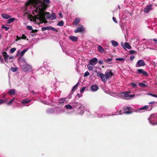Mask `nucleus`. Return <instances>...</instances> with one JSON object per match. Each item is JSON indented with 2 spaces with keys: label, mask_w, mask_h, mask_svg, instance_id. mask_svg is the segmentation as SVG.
<instances>
[{
  "label": "nucleus",
  "mask_w": 157,
  "mask_h": 157,
  "mask_svg": "<svg viewBox=\"0 0 157 157\" xmlns=\"http://www.w3.org/2000/svg\"><path fill=\"white\" fill-rule=\"evenodd\" d=\"M116 60L117 61H124L125 59L124 58H119L116 59Z\"/></svg>",
  "instance_id": "obj_37"
},
{
  "label": "nucleus",
  "mask_w": 157,
  "mask_h": 157,
  "mask_svg": "<svg viewBox=\"0 0 157 157\" xmlns=\"http://www.w3.org/2000/svg\"><path fill=\"white\" fill-rule=\"evenodd\" d=\"M2 16L3 18L5 19H9L11 17V16H10L8 14H6L5 13H3L2 14Z\"/></svg>",
  "instance_id": "obj_24"
},
{
  "label": "nucleus",
  "mask_w": 157,
  "mask_h": 157,
  "mask_svg": "<svg viewBox=\"0 0 157 157\" xmlns=\"http://www.w3.org/2000/svg\"><path fill=\"white\" fill-rule=\"evenodd\" d=\"M26 67H24V69H30L31 68H32V67L31 66H30L29 65H28L27 64H26Z\"/></svg>",
  "instance_id": "obj_42"
},
{
  "label": "nucleus",
  "mask_w": 157,
  "mask_h": 157,
  "mask_svg": "<svg viewBox=\"0 0 157 157\" xmlns=\"http://www.w3.org/2000/svg\"><path fill=\"white\" fill-rule=\"evenodd\" d=\"M70 39L72 41H77L78 39V37L73 36H71L69 37Z\"/></svg>",
  "instance_id": "obj_21"
},
{
  "label": "nucleus",
  "mask_w": 157,
  "mask_h": 157,
  "mask_svg": "<svg viewBox=\"0 0 157 157\" xmlns=\"http://www.w3.org/2000/svg\"><path fill=\"white\" fill-rule=\"evenodd\" d=\"M91 65H92L90 64V63H89V64L87 65L88 69H92L93 67H92Z\"/></svg>",
  "instance_id": "obj_47"
},
{
  "label": "nucleus",
  "mask_w": 157,
  "mask_h": 157,
  "mask_svg": "<svg viewBox=\"0 0 157 157\" xmlns=\"http://www.w3.org/2000/svg\"><path fill=\"white\" fill-rule=\"evenodd\" d=\"M111 43L112 45L114 47H116L118 45V42L116 41L112 40L111 41Z\"/></svg>",
  "instance_id": "obj_26"
},
{
  "label": "nucleus",
  "mask_w": 157,
  "mask_h": 157,
  "mask_svg": "<svg viewBox=\"0 0 157 157\" xmlns=\"http://www.w3.org/2000/svg\"><path fill=\"white\" fill-rule=\"evenodd\" d=\"M15 20V18H10L8 21L7 23L8 24H10L11 23V22H13V21H14Z\"/></svg>",
  "instance_id": "obj_35"
},
{
  "label": "nucleus",
  "mask_w": 157,
  "mask_h": 157,
  "mask_svg": "<svg viewBox=\"0 0 157 157\" xmlns=\"http://www.w3.org/2000/svg\"><path fill=\"white\" fill-rule=\"evenodd\" d=\"M135 96L134 94H129L127 93L121 92L117 94L116 97H119L123 99H126V98H133Z\"/></svg>",
  "instance_id": "obj_7"
},
{
  "label": "nucleus",
  "mask_w": 157,
  "mask_h": 157,
  "mask_svg": "<svg viewBox=\"0 0 157 157\" xmlns=\"http://www.w3.org/2000/svg\"><path fill=\"white\" fill-rule=\"evenodd\" d=\"M113 21L116 23H117V21L115 17H113Z\"/></svg>",
  "instance_id": "obj_52"
},
{
  "label": "nucleus",
  "mask_w": 157,
  "mask_h": 157,
  "mask_svg": "<svg viewBox=\"0 0 157 157\" xmlns=\"http://www.w3.org/2000/svg\"><path fill=\"white\" fill-rule=\"evenodd\" d=\"M107 111V109L104 107L103 106H101L99 107L96 114L97 115H98L99 113L100 114L101 113H105Z\"/></svg>",
  "instance_id": "obj_8"
},
{
  "label": "nucleus",
  "mask_w": 157,
  "mask_h": 157,
  "mask_svg": "<svg viewBox=\"0 0 157 157\" xmlns=\"http://www.w3.org/2000/svg\"><path fill=\"white\" fill-rule=\"evenodd\" d=\"M64 112V110L62 108H60L59 107L55 108V113L58 114Z\"/></svg>",
  "instance_id": "obj_12"
},
{
  "label": "nucleus",
  "mask_w": 157,
  "mask_h": 157,
  "mask_svg": "<svg viewBox=\"0 0 157 157\" xmlns=\"http://www.w3.org/2000/svg\"><path fill=\"white\" fill-rule=\"evenodd\" d=\"M73 105L75 106V108H78L77 111V113L82 115L84 113L85 108L82 104L78 102H74L73 103Z\"/></svg>",
  "instance_id": "obj_3"
},
{
  "label": "nucleus",
  "mask_w": 157,
  "mask_h": 157,
  "mask_svg": "<svg viewBox=\"0 0 157 157\" xmlns=\"http://www.w3.org/2000/svg\"><path fill=\"white\" fill-rule=\"evenodd\" d=\"M4 102V101L3 99H0V105Z\"/></svg>",
  "instance_id": "obj_53"
},
{
  "label": "nucleus",
  "mask_w": 157,
  "mask_h": 157,
  "mask_svg": "<svg viewBox=\"0 0 157 157\" xmlns=\"http://www.w3.org/2000/svg\"><path fill=\"white\" fill-rule=\"evenodd\" d=\"M17 100L14 98H13L11 99L7 103V104L8 105H10L13 102L15 101V100Z\"/></svg>",
  "instance_id": "obj_30"
},
{
  "label": "nucleus",
  "mask_w": 157,
  "mask_h": 157,
  "mask_svg": "<svg viewBox=\"0 0 157 157\" xmlns=\"http://www.w3.org/2000/svg\"><path fill=\"white\" fill-rule=\"evenodd\" d=\"M67 98H60L58 102L59 105H60L62 104L65 103V102H67L68 101V100H67Z\"/></svg>",
  "instance_id": "obj_17"
},
{
  "label": "nucleus",
  "mask_w": 157,
  "mask_h": 157,
  "mask_svg": "<svg viewBox=\"0 0 157 157\" xmlns=\"http://www.w3.org/2000/svg\"><path fill=\"white\" fill-rule=\"evenodd\" d=\"M135 58V57L134 56H132L130 57V59L131 61H132L133 59L134 58Z\"/></svg>",
  "instance_id": "obj_55"
},
{
  "label": "nucleus",
  "mask_w": 157,
  "mask_h": 157,
  "mask_svg": "<svg viewBox=\"0 0 157 157\" xmlns=\"http://www.w3.org/2000/svg\"><path fill=\"white\" fill-rule=\"evenodd\" d=\"M121 45L125 50H126L127 49H130L132 48L131 46L129 43L127 42H125L124 45L123 44V43L122 42L121 43Z\"/></svg>",
  "instance_id": "obj_10"
},
{
  "label": "nucleus",
  "mask_w": 157,
  "mask_h": 157,
  "mask_svg": "<svg viewBox=\"0 0 157 157\" xmlns=\"http://www.w3.org/2000/svg\"><path fill=\"white\" fill-rule=\"evenodd\" d=\"M30 101V100H28L27 99H25L23 100L21 102V104H23L24 106H26V105Z\"/></svg>",
  "instance_id": "obj_22"
},
{
  "label": "nucleus",
  "mask_w": 157,
  "mask_h": 157,
  "mask_svg": "<svg viewBox=\"0 0 157 157\" xmlns=\"http://www.w3.org/2000/svg\"><path fill=\"white\" fill-rule=\"evenodd\" d=\"M55 108H48L46 110V112L48 114L55 113Z\"/></svg>",
  "instance_id": "obj_16"
},
{
  "label": "nucleus",
  "mask_w": 157,
  "mask_h": 157,
  "mask_svg": "<svg viewBox=\"0 0 157 157\" xmlns=\"http://www.w3.org/2000/svg\"><path fill=\"white\" fill-rule=\"evenodd\" d=\"M2 29H5V30L6 31H7L9 29V27H6L4 25H2Z\"/></svg>",
  "instance_id": "obj_44"
},
{
  "label": "nucleus",
  "mask_w": 157,
  "mask_h": 157,
  "mask_svg": "<svg viewBox=\"0 0 157 157\" xmlns=\"http://www.w3.org/2000/svg\"><path fill=\"white\" fill-rule=\"evenodd\" d=\"M0 62L2 63L3 62V59L2 58V56L0 55Z\"/></svg>",
  "instance_id": "obj_54"
},
{
  "label": "nucleus",
  "mask_w": 157,
  "mask_h": 157,
  "mask_svg": "<svg viewBox=\"0 0 157 157\" xmlns=\"http://www.w3.org/2000/svg\"><path fill=\"white\" fill-rule=\"evenodd\" d=\"M149 122L150 124L153 125L157 124V114L151 115L148 118Z\"/></svg>",
  "instance_id": "obj_6"
},
{
  "label": "nucleus",
  "mask_w": 157,
  "mask_h": 157,
  "mask_svg": "<svg viewBox=\"0 0 157 157\" xmlns=\"http://www.w3.org/2000/svg\"><path fill=\"white\" fill-rule=\"evenodd\" d=\"M143 107L144 109V110H145L146 109H147L148 108H149L150 109H149V110H150L152 109V106L151 105H149V106L148 105H146Z\"/></svg>",
  "instance_id": "obj_32"
},
{
  "label": "nucleus",
  "mask_w": 157,
  "mask_h": 157,
  "mask_svg": "<svg viewBox=\"0 0 157 157\" xmlns=\"http://www.w3.org/2000/svg\"><path fill=\"white\" fill-rule=\"evenodd\" d=\"M26 28L29 30H31L33 29L32 26H26Z\"/></svg>",
  "instance_id": "obj_45"
},
{
  "label": "nucleus",
  "mask_w": 157,
  "mask_h": 157,
  "mask_svg": "<svg viewBox=\"0 0 157 157\" xmlns=\"http://www.w3.org/2000/svg\"><path fill=\"white\" fill-rule=\"evenodd\" d=\"M138 85L143 87H145L147 86L144 83L142 82L139 83Z\"/></svg>",
  "instance_id": "obj_39"
},
{
  "label": "nucleus",
  "mask_w": 157,
  "mask_h": 157,
  "mask_svg": "<svg viewBox=\"0 0 157 157\" xmlns=\"http://www.w3.org/2000/svg\"><path fill=\"white\" fill-rule=\"evenodd\" d=\"M45 71H43L42 69H38L37 71L39 72H41V74H48L49 72H50V70L48 69H45Z\"/></svg>",
  "instance_id": "obj_18"
},
{
  "label": "nucleus",
  "mask_w": 157,
  "mask_h": 157,
  "mask_svg": "<svg viewBox=\"0 0 157 157\" xmlns=\"http://www.w3.org/2000/svg\"><path fill=\"white\" fill-rule=\"evenodd\" d=\"M50 30L55 31L56 32H58V30L56 28L51 26Z\"/></svg>",
  "instance_id": "obj_43"
},
{
  "label": "nucleus",
  "mask_w": 157,
  "mask_h": 157,
  "mask_svg": "<svg viewBox=\"0 0 157 157\" xmlns=\"http://www.w3.org/2000/svg\"><path fill=\"white\" fill-rule=\"evenodd\" d=\"M42 31H44L45 30H47V29L46 27H44L42 28Z\"/></svg>",
  "instance_id": "obj_58"
},
{
  "label": "nucleus",
  "mask_w": 157,
  "mask_h": 157,
  "mask_svg": "<svg viewBox=\"0 0 157 157\" xmlns=\"http://www.w3.org/2000/svg\"><path fill=\"white\" fill-rule=\"evenodd\" d=\"M51 19L52 20H53L56 19V14L53 13L51 15Z\"/></svg>",
  "instance_id": "obj_33"
},
{
  "label": "nucleus",
  "mask_w": 157,
  "mask_h": 157,
  "mask_svg": "<svg viewBox=\"0 0 157 157\" xmlns=\"http://www.w3.org/2000/svg\"><path fill=\"white\" fill-rule=\"evenodd\" d=\"M64 24V22L62 20L60 21L59 22L57 25L60 26H63Z\"/></svg>",
  "instance_id": "obj_34"
},
{
  "label": "nucleus",
  "mask_w": 157,
  "mask_h": 157,
  "mask_svg": "<svg viewBox=\"0 0 157 157\" xmlns=\"http://www.w3.org/2000/svg\"><path fill=\"white\" fill-rule=\"evenodd\" d=\"M99 64H102L103 63V61L102 60H99L98 62Z\"/></svg>",
  "instance_id": "obj_56"
},
{
  "label": "nucleus",
  "mask_w": 157,
  "mask_h": 157,
  "mask_svg": "<svg viewBox=\"0 0 157 157\" xmlns=\"http://www.w3.org/2000/svg\"><path fill=\"white\" fill-rule=\"evenodd\" d=\"M114 75V73L111 70L107 71L105 74L99 72L97 73V76L99 77L101 80L105 83L106 82L108 79L111 78Z\"/></svg>",
  "instance_id": "obj_2"
},
{
  "label": "nucleus",
  "mask_w": 157,
  "mask_h": 157,
  "mask_svg": "<svg viewBox=\"0 0 157 157\" xmlns=\"http://www.w3.org/2000/svg\"><path fill=\"white\" fill-rule=\"evenodd\" d=\"M129 52L130 54H133L136 52V51L133 50H131L129 51Z\"/></svg>",
  "instance_id": "obj_48"
},
{
  "label": "nucleus",
  "mask_w": 157,
  "mask_h": 157,
  "mask_svg": "<svg viewBox=\"0 0 157 157\" xmlns=\"http://www.w3.org/2000/svg\"><path fill=\"white\" fill-rule=\"evenodd\" d=\"M137 71L138 73L142 74L143 75L145 76H147V72L143 71V69H138Z\"/></svg>",
  "instance_id": "obj_19"
},
{
  "label": "nucleus",
  "mask_w": 157,
  "mask_h": 157,
  "mask_svg": "<svg viewBox=\"0 0 157 157\" xmlns=\"http://www.w3.org/2000/svg\"><path fill=\"white\" fill-rule=\"evenodd\" d=\"M51 26H47L46 27V28L47 29V30H50Z\"/></svg>",
  "instance_id": "obj_59"
},
{
  "label": "nucleus",
  "mask_w": 157,
  "mask_h": 157,
  "mask_svg": "<svg viewBox=\"0 0 157 157\" xmlns=\"http://www.w3.org/2000/svg\"><path fill=\"white\" fill-rule=\"evenodd\" d=\"M152 6L150 5L149 6H147L144 9V12L146 13H148L151 9Z\"/></svg>",
  "instance_id": "obj_14"
},
{
  "label": "nucleus",
  "mask_w": 157,
  "mask_h": 157,
  "mask_svg": "<svg viewBox=\"0 0 157 157\" xmlns=\"http://www.w3.org/2000/svg\"><path fill=\"white\" fill-rule=\"evenodd\" d=\"M131 85L133 86H136V85L135 83H131Z\"/></svg>",
  "instance_id": "obj_60"
},
{
  "label": "nucleus",
  "mask_w": 157,
  "mask_h": 157,
  "mask_svg": "<svg viewBox=\"0 0 157 157\" xmlns=\"http://www.w3.org/2000/svg\"><path fill=\"white\" fill-rule=\"evenodd\" d=\"M80 21V18H76L74 21V24L75 25H77Z\"/></svg>",
  "instance_id": "obj_28"
},
{
  "label": "nucleus",
  "mask_w": 157,
  "mask_h": 157,
  "mask_svg": "<svg viewBox=\"0 0 157 157\" xmlns=\"http://www.w3.org/2000/svg\"><path fill=\"white\" fill-rule=\"evenodd\" d=\"M90 89L92 91H96L98 89V87L97 85H92L90 87Z\"/></svg>",
  "instance_id": "obj_15"
},
{
  "label": "nucleus",
  "mask_w": 157,
  "mask_h": 157,
  "mask_svg": "<svg viewBox=\"0 0 157 157\" xmlns=\"http://www.w3.org/2000/svg\"><path fill=\"white\" fill-rule=\"evenodd\" d=\"M145 63L142 60H139L137 62L136 64V67H139L145 66Z\"/></svg>",
  "instance_id": "obj_9"
},
{
  "label": "nucleus",
  "mask_w": 157,
  "mask_h": 157,
  "mask_svg": "<svg viewBox=\"0 0 157 157\" xmlns=\"http://www.w3.org/2000/svg\"><path fill=\"white\" fill-rule=\"evenodd\" d=\"M2 55L4 58V59L6 62L8 60L9 56L6 52H4Z\"/></svg>",
  "instance_id": "obj_23"
},
{
  "label": "nucleus",
  "mask_w": 157,
  "mask_h": 157,
  "mask_svg": "<svg viewBox=\"0 0 157 157\" xmlns=\"http://www.w3.org/2000/svg\"><path fill=\"white\" fill-rule=\"evenodd\" d=\"M45 13H46L47 14V15H46V18L47 19H49L51 17V15H50L49 13H47V12H44L43 13V14L44 15H45Z\"/></svg>",
  "instance_id": "obj_38"
},
{
  "label": "nucleus",
  "mask_w": 157,
  "mask_h": 157,
  "mask_svg": "<svg viewBox=\"0 0 157 157\" xmlns=\"http://www.w3.org/2000/svg\"><path fill=\"white\" fill-rule=\"evenodd\" d=\"M28 50L27 49H25L23 50L22 51H21L20 53V55L21 56H23L25 53Z\"/></svg>",
  "instance_id": "obj_36"
},
{
  "label": "nucleus",
  "mask_w": 157,
  "mask_h": 157,
  "mask_svg": "<svg viewBox=\"0 0 157 157\" xmlns=\"http://www.w3.org/2000/svg\"><path fill=\"white\" fill-rule=\"evenodd\" d=\"M89 73L88 71H86L84 74V76L86 77L89 75Z\"/></svg>",
  "instance_id": "obj_50"
},
{
  "label": "nucleus",
  "mask_w": 157,
  "mask_h": 157,
  "mask_svg": "<svg viewBox=\"0 0 157 157\" xmlns=\"http://www.w3.org/2000/svg\"><path fill=\"white\" fill-rule=\"evenodd\" d=\"M42 102L44 103V104L48 105L49 104V102L47 101H42Z\"/></svg>",
  "instance_id": "obj_49"
},
{
  "label": "nucleus",
  "mask_w": 157,
  "mask_h": 157,
  "mask_svg": "<svg viewBox=\"0 0 157 157\" xmlns=\"http://www.w3.org/2000/svg\"><path fill=\"white\" fill-rule=\"evenodd\" d=\"M73 104V103H72ZM65 107L67 109H73L75 108V106H74L72 105V106L69 104H68L65 105Z\"/></svg>",
  "instance_id": "obj_20"
},
{
  "label": "nucleus",
  "mask_w": 157,
  "mask_h": 157,
  "mask_svg": "<svg viewBox=\"0 0 157 157\" xmlns=\"http://www.w3.org/2000/svg\"><path fill=\"white\" fill-rule=\"evenodd\" d=\"M27 37L25 36L24 34H22L21 38L23 39H25Z\"/></svg>",
  "instance_id": "obj_51"
},
{
  "label": "nucleus",
  "mask_w": 157,
  "mask_h": 157,
  "mask_svg": "<svg viewBox=\"0 0 157 157\" xmlns=\"http://www.w3.org/2000/svg\"><path fill=\"white\" fill-rule=\"evenodd\" d=\"M16 50V48H13L11 49L10 50V52L11 53H13Z\"/></svg>",
  "instance_id": "obj_41"
},
{
  "label": "nucleus",
  "mask_w": 157,
  "mask_h": 157,
  "mask_svg": "<svg viewBox=\"0 0 157 157\" xmlns=\"http://www.w3.org/2000/svg\"><path fill=\"white\" fill-rule=\"evenodd\" d=\"M153 97L157 98V95H156V94H153Z\"/></svg>",
  "instance_id": "obj_64"
},
{
  "label": "nucleus",
  "mask_w": 157,
  "mask_h": 157,
  "mask_svg": "<svg viewBox=\"0 0 157 157\" xmlns=\"http://www.w3.org/2000/svg\"><path fill=\"white\" fill-rule=\"evenodd\" d=\"M41 2L40 0H29L25 3V6L26 7H28L32 5L38 10L39 4Z\"/></svg>",
  "instance_id": "obj_4"
},
{
  "label": "nucleus",
  "mask_w": 157,
  "mask_h": 157,
  "mask_svg": "<svg viewBox=\"0 0 157 157\" xmlns=\"http://www.w3.org/2000/svg\"><path fill=\"white\" fill-rule=\"evenodd\" d=\"M15 92V90L14 89H11L10 90L8 93L12 95L14 94Z\"/></svg>",
  "instance_id": "obj_27"
},
{
  "label": "nucleus",
  "mask_w": 157,
  "mask_h": 157,
  "mask_svg": "<svg viewBox=\"0 0 157 157\" xmlns=\"http://www.w3.org/2000/svg\"><path fill=\"white\" fill-rule=\"evenodd\" d=\"M147 94L149 95H150V96H151L153 97V94H151V93H148Z\"/></svg>",
  "instance_id": "obj_62"
},
{
  "label": "nucleus",
  "mask_w": 157,
  "mask_h": 157,
  "mask_svg": "<svg viewBox=\"0 0 157 157\" xmlns=\"http://www.w3.org/2000/svg\"><path fill=\"white\" fill-rule=\"evenodd\" d=\"M147 94L149 95H150V96H151L153 97V94H151V93H148Z\"/></svg>",
  "instance_id": "obj_61"
},
{
  "label": "nucleus",
  "mask_w": 157,
  "mask_h": 157,
  "mask_svg": "<svg viewBox=\"0 0 157 157\" xmlns=\"http://www.w3.org/2000/svg\"><path fill=\"white\" fill-rule=\"evenodd\" d=\"M86 87L84 86L80 90V92L81 93H82L84 92V90L86 89Z\"/></svg>",
  "instance_id": "obj_40"
},
{
  "label": "nucleus",
  "mask_w": 157,
  "mask_h": 157,
  "mask_svg": "<svg viewBox=\"0 0 157 157\" xmlns=\"http://www.w3.org/2000/svg\"><path fill=\"white\" fill-rule=\"evenodd\" d=\"M104 60L105 62L109 63H110L113 61V59L112 58H105L104 59Z\"/></svg>",
  "instance_id": "obj_29"
},
{
  "label": "nucleus",
  "mask_w": 157,
  "mask_h": 157,
  "mask_svg": "<svg viewBox=\"0 0 157 157\" xmlns=\"http://www.w3.org/2000/svg\"><path fill=\"white\" fill-rule=\"evenodd\" d=\"M144 110V109L143 107H142L139 108L138 110H136V112H140V111H141L142 110Z\"/></svg>",
  "instance_id": "obj_46"
},
{
  "label": "nucleus",
  "mask_w": 157,
  "mask_h": 157,
  "mask_svg": "<svg viewBox=\"0 0 157 157\" xmlns=\"http://www.w3.org/2000/svg\"><path fill=\"white\" fill-rule=\"evenodd\" d=\"M153 40L155 41V44L157 43V39H153Z\"/></svg>",
  "instance_id": "obj_63"
},
{
  "label": "nucleus",
  "mask_w": 157,
  "mask_h": 157,
  "mask_svg": "<svg viewBox=\"0 0 157 157\" xmlns=\"http://www.w3.org/2000/svg\"><path fill=\"white\" fill-rule=\"evenodd\" d=\"M85 30V29L83 26L81 25L78 27L74 31L75 33L78 32H83Z\"/></svg>",
  "instance_id": "obj_11"
},
{
  "label": "nucleus",
  "mask_w": 157,
  "mask_h": 157,
  "mask_svg": "<svg viewBox=\"0 0 157 157\" xmlns=\"http://www.w3.org/2000/svg\"><path fill=\"white\" fill-rule=\"evenodd\" d=\"M98 52L101 53H103L104 51V49L100 45L98 46Z\"/></svg>",
  "instance_id": "obj_25"
},
{
  "label": "nucleus",
  "mask_w": 157,
  "mask_h": 157,
  "mask_svg": "<svg viewBox=\"0 0 157 157\" xmlns=\"http://www.w3.org/2000/svg\"><path fill=\"white\" fill-rule=\"evenodd\" d=\"M50 2L49 0H44L43 2H40L39 5V10L40 12L44 11L46 8L47 5L45 3L49 4Z\"/></svg>",
  "instance_id": "obj_5"
},
{
  "label": "nucleus",
  "mask_w": 157,
  "mask_h": 157,
  "mask_svg": "<svg viewBox=\"0 0 157 157\" xmlns=\"http://www.w3.org/2000/svg\"><path fill=\"white\" fill-rule=\"evenodd\" d=\"M76 71H77V72L78 73V74H79L80 75L82 74V73H80V69H76Z\"/></svg>",
  "instance_id": "obj_57"
},
{
  "label": "nucleus",
  "mask_w": 157,
  "mask_h": 157,
  "mask_svg": "<svg viewBox=\"0 0 157 157\" xmlns=\"http://www.w3.org/2000/svg\"><path fill=\"white\" fill-rule=\"evenodd\" d=\"M132 112L131 111V108L129 107H125L124 108V111L123 112L121 110L119 112L117 111L115 113H112L111 114L106 113L103 114L101 115L100 117L104 118L105 116H113V115H121L123 113L128 114L132 113Z\"/></svg>",
  "instance_id": "obj_1"
},
{
  "label": "nucleus",
  "mask_w": 157,
  "mask_h": 157,
  "mask_svg": "<svg viewBox=\"0 0 157 157\" xmlns=\"http://www.w3.org/2000/svg\"><path fill=\"white\" fill-rule=\"evenodd\" d=\"M79 84V82H78V83H77V84L75 85L72 88V90H71L72 91H74L75 90H76L77 88V87L78 86Z\"/></svg>",
  "instance_id": "obj_31"
},
{
  "label": "nucleus",
  "mask_w": 157,
  "mask_h": 157,
  "mask_svg": "<svg viewBox=\"0 0 157 157\" xmlns=\"http://www.w3.org/2000/svg\"><path fill=\"white\" fill-rule=\"evenodd\" d=\"M98 61V59L96 58L95 57L90 59L89 63H90V64H91L92 65L94 66L97 64Z\"/></svg>",
  "instance_id": "obj_13"
}]
</instances>
